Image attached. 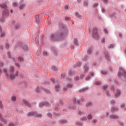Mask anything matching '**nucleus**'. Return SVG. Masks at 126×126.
Returning <instances> with one entry per match:
<instances>
[{
    "instance_id": "nucleus-1",
    "label": "nucleus",
    "mask_w": 126,
    "mask_h": 126,
    "mask_svg": "<svg viewBox=\"0 0 126 126\" xmlns=\"http://www.w3.org/2000/svg\"><path fill=\"white\" fill-rule=\"evenodd\" d=\"M3 72L7 77H8L9 75V77L10 79H14V78H15V76H17V75H18V72H15L14 70V67L12 66H11L9 68V74H8V73L7 72V69H3Z\"/></svg>"
},
{
    "instance_id": "nucleus-2",
    "label": "nucleus",
    "mask_w": 126,
    "mask_h": 126,
    "mask_svg": "<svg viewBox=\"0 0 126 126\" xmlns=\"http://www.w3.org/2000/svg\"><path fill=\"white\" fill-rule=\"evenodd\" d=\"M66 36V33H56L55 34H51V39L52 41H61L63 40Z\"/></svg>"
},
{
    "instance_id": "nucleus-3",
    "label": "nucleus",
    "mask_w": 126,
    "mask_h": 126,
    "mask_svg": "<svg viewBox=\"0 0 126 126\" xmlns=\"http://www.w3.org/2000/svg\"><path fill=\"white\" fill-rule=\"evenodd\" d=\"M28 116H34L35 117H37V118H41L42 114H37L36 112H31L28 114Z\"/></svg>"
},
{
    "instance_id": "nucleus-4",
    "label": "nucleus",
    "mask_w": 126,
    "mask_h": 126,
    "mask_svg": "<svg viewBox=\"0 0 126 126\" xmlns=\"http://www.w3.org/2000/svg\"><path fill=\"white\" fill-rule=\"evenodd\" d=\"M93 37L95 39H98V34L97 33V28H94L93 32Z\"/></svg>"
},
{
    "instance_id": "nucleus-5",
    "label": "nucleus",
    "mask_w": 126,
    "mask_h": 126,
    "mask_svg": "<svg viewBox=\"0 0 126 126\" xmlns=\"http://www.w3.org/2000/svg\"><path fill=\"white\" fill-rule=\"evenodd\" d=\"M0 120L1 121V122L3 123V124H4L5 125H6L7 124V121H6L4 118H2V117H1V114H0Z\"/></svg>"
},
{
    "instance_id": "nucleus-6",
    "label": "nucleus",
    "mask_w": 126,
    "mask_h": 126,
    "mask_svg": "<svg viewBox=\"0 0 126 126\" xmlns=\"http://www.w3.org/2000/svg\"><path fill=\"white\" fill-rule=\"evenodd\" d=\"M43 106H50V105L49 104V103L48 102H42V103H40L39 104V107H40V108H42V107H43Z\"/></svg>"
},
{
    "instance_id": "nucleus-7",
    "label": "nucleus",
    "mask_w": 126,
    "mask_h": 126,
    "mask_svg": "<svg viewBox=\"0 0 126 126\" xmlns=\"http://www.w3.org/2000/svg\"><path fill=\"white\" fill-rule=\"evenodd\" d=\"M2 14L3 16H7L8 15V10L6 9L4 10Z\"/></svg>"
},
{
    "instance_id": "nucleus-8",
    "label": "nucleus",
    "mask_w": 126,
    "mask_h": 126,
    "mask_svg": "<svg viewBox=\"0 0 126 126\" xmlns=\"http://www.w3.org/2000/svg\"><path fill=\"white\" fill-rule=\"evenodd\" d=\"M23 103L26 106H28V107H31V105H30V103H28L26 100H23Z\"/></svg>"
},
{
    "instance_id": "nucleus-9",
    "label": "nucleus",
    "mask_w": 126,
    "mask_h": 126,
    "mask_svg": "<svg viewBox=\"0 0 126 126\" xmlns=\"http://www.w3.org/2000/svg\"><path fill=\"white\" fill-rule=\"evenodd\" d=\"M75 15L77 17H78V18H83V16H81L80 14H79V13L76 12L75 13Z\"/></svg>"
},
{
    "instance_id": "nucleus-10",
    "label": "nucleus",
    "mask_w": 126,
    "mask_h": 126,
    "mask_svg": "<svg viewBox=\"0 0 126 126\" xmlns=\"http://www.w3.org/2000/svg\"><path fill=\"white\" fill-rule=\"evenodd\" d=\"M120 94H121V91H120V90H118L115 94V97H119L120 96Z\"/></svg>"
},
{
    "instance_id": "nucleus-11",
    "label": "nucleus",
    "mask_w": 126,
    "mask_h": 126,
    "mask_svg": "<svg viewBox=\"0 0 126 126\" xmlns=\"http://www.w3.org/2000/svg\"><path fill=\"white\" fill-rule=\"evenodd\" d=\"M36 22L38 23L39 21H40V19H39V15H37L35 17Z\"/></svg>"
},
{
    "instance_id": "nucleus-12",
    "label": "nucleus",
    "mask_w": 126,
    "mask_h": 126,
    "mask_svg": "<svg viewBox=\"0 0 126 126\" xmlns=\"http://www.w3.org/2000/svg\"><path fill=\"white\" fill-rule=\"evenodd\" d=\"M11 99L13 102H15L16 101V96L13 95L11 97Z\"/></svg>"
},
{
    "instance_id": "nucleus-13",
    "label": "nucleus",
    "mask_w": 126,
    "mask_h": 126,
    "mask_svg": "<svg viewBox=\"0 0 126 126\" xmlns=\"http://www.w3.org/2000/svg\"><path fill=\"white\" fill-rule=\"evenodd\" d=\"M110 118H111V119H118V118H119V117L116 115H111Z\"/></svg>"
},
{
    "instance_id": "nucleus-14",
    "label": "nucleus",
    "mask_w": 126,
    "mask_h": 126,
    "mask_svg": "<svg viewBox=\"0 0 126 126\" xmlns=\"http://www.w3.org/2000/svg\"><path fill=\"white\" fill-rule=\"evenodd\" d=\"M0 6L1 8H6V5L5 4H0Z\"/></svg>"
},
{
    "instance_id": "nucleus-15",
    "label": "nucleus",
    "mask_w": 126,
    "mask_h": 126,
    "mask_svg": "<svg viewBox=\"0 0 126 126\" xmlns=\"http://www.w3.org/2000/svg\"><path fill=\"white\" fill-rule=\"evenodd\" d=\"M18 60L20 62H23L24 61V59H23V58L21 57H18Z\"/></svg>"
},
{
    "instance_id": "nucleus-16",
    "label": "nucleus",
    "mask_w": 126,
    "mask_h": 126,
    "mask_svg": "<svg viewBox=\"0 0 126 126\" xmlns=\"http://www.w3.org/2000/svg\"><path fill=\"white\" fill-rule=\"evenodd\" d=\"M119 109L118 108L113 107L112 109V112H116V111H118Z\"/></svg>"
},
{
    "instance_id": "nucleus-17",
    "label": "nucleus",
    "mask_w": 126,
    "mask_h": 126,
    "mask_svg": "<svg viewBox=\"0 0 126 126\" xmlns=\"http://www.w3.org/2000/svg\"><path fill=\"white\" fill-rule=\"evenodd\" d=\"M78 115H80V116H82V115H83V114H84V112L83 111H79L78 112Z\"/></svg>"
},
{
    "instance_id": "nucleus-18",
    "label": "nucleus",
    "mask_w": 126,
    "mask_h": 126,
    "mask_svg": "<svg viewBox=\"0 0 126 126\" xmlns=\"http://www.w3.org/2000/svg\"><path fill=\"white\" fill-rule=\"evenodd\" d=\"M73 102L74 103H78V104H79V103H80V101L79 100H76V98L73 99Z\"/></svg>"
},
{
    "instance_id": "nucleus-19",
    "label": "nucleus",
    "mask_w": 126,
    "mask_h": 126,
    "mask_svg": "<svg viewBox=\"0 0 126 126\" xmlns=\"http://www.w3.org/2000/svg\"><path fill=\"white\" fill-rule=\"evenodd\" d=\"M105 58L106 60H107V61H109L110 60V58L109 57V55L107 53L105 54Z\"/></svg>"
},
{
    "instance_id": "nucleus-20",
    "label": "nucleus",
    "mask_w": 126,
    "mask_h": 126,
    "mask_svg": "<svg viewBox=\"0 0 126 126\" xmlns=\"http://www.w3.org/2000/svg\"><path fill=\"white\" fill-rule=\"evenodd\" d=\"M81 121H82V122H84V121H87V118L86 117H83L81 118Z\"/></svg>"
},
{
    "instance_id": "nucleus-21",
    "label": "nucleus",
    "mask_w": 126,
    "mask_h": 126,
    "mask_svg": "<svg viewBox=\"0 0 126 126\" xmlns=\"http://www.w3.org/2000/svg\"><path fill=\"white\" fill-rule=\"evenodd\" d=\"M88 120H92V116L91 115V114H89L88 115Z\"/></svg>"
},
{
    "instance_id": "nucleus-22",
    "label": "nucleus",
    "mask_w": 126,
    "mask_h": 126,
    "mask_svg": "<svg viewBox=\"0 0 126 126\" xmlns=\"http://www.w3.org/2000/svg\"><path fill=\"white\" fill-rule=\"evenodd\" d=\"M72 88V85L71 84H69L67 86V88Z\"/></svg>"
},
{
    "instance_id": "nucleus-23",
    "label": "nucleus",
    "mask_w": 126,
    "mask_h": 126,
    "mask_svg": "<svg viewBox=\"0 0 126 126\" xmlns=\"http://www.w3.org/2000/svg\"><path fill=\"white\" fill-rule=\"evenodd\" d=\"M0 108L3 109V105H2V102L0 101Z\"/></svg>"
},
{
    "instance_id": "nucleus-24",
    "label": "nucleus",
    "mask_w": 126,
    "mask_h": 126,
    "mask_svg": "<svg viewBox=\"0 0 126 126\" xmlns=\"http://www.w3.org/2000/svg\"><path fill=\"white\" fill-rule=\"evenodd\" d=\"M74 43L75 45H78V41H77V40L76 39H74Z\"/></svg>"
},
{
    "instance_id": "nucleus-25",
    "label": "nucleus",
    "mask_w": 126,
    "mask_h": 126,
    "mask_svg": "<svg viewBox=\"0 0 126 126\" xmlns=\"http://www.w3.org/2000/svg\"><path fill=\"white\" fill-rule=\"evenodd\" d=\"M55 89L57 91H59V90L60 89V86H56L55 87Z\"/></svg>"
},
{
    "instance_id": "nucleus-26",
    "label": "nucleus",
    "mask_w": 126,
    "mask_h": 126,
    "mask_svg": "<svg viewBox=\"0 0 126 126\" xmlns=\"http://www.w3.org/2000/svg\"><path fill=\"white\" fill-rule=\"evenodd\" d=\"M84 68H85V71H87L88 70V65L85 66Z\"/></svg>"
},
{
    "instance_id": "nucleus-27",
    "label": "nucleus",
    "mask_w": 126,
    "mask_h": 126,
    "mask_svg": "<svg viewBox=\"0 0 126 126\" xmlns=\"http://www.w3.org/2000/svg\"><path fill=\"white\" fill-rule=\"evenodd\" d=\"M44 91L45 93H47L48 94H49V93H51V92H50L49 90H44Z\"/></svg>"
},
{
    "instance_id": "nucleus-28",
    "label": "nucleus",
    "mask_w": 126,
    "mask_h": 126,
    "mask_svg": "<svg viewBox=\"0 0 126 126\" xmlns=\"http://www.w3.org/2000/svg\"><path fill=\"white\" fill-rule=\"evenodd\" d=\"M76 124L77 126H82V123H80L79 122H77Z\"/></svg>"
},
{
    "instance_id": "nucleus-29",
    "label": "nucleus",
    "mask_w": 126,
    "mask_h": 126,
    "mask_svg": "<svg viewBox=\"0 0 126 126\" xmlns=\"http://www.w3.org/2000/svg\"><path fill=\"white\" fill-rule=\"evenodd\" d=\"M101 72L102 74H104V75H105L107 73V72L106 71H102Z\"/></svg>"
},
{
    "instance_id": "nucleus-30",
    "label": "nucleus",
    "mask_w": 126,
    "mask_h": 126,
    "mask_svg": "<svg viewBox=\"0 0 126 126\" xmlns=\"http://www.w3.org/2000/svg\"><path fill=\"white\" fill-rule=\"evenodd\" d=\"M81 65V63H80V62H78L77 63H76V66H79V65Z\"/></svg>"
},
{
    "instance_id": "nucleus-31",
    "label": "nucleus",
    "mask_w": 126,
    "mask_h": 126,
    "mask_svg": "<svg viewBox=\"0 0 126 126\" xmlns=\"http://www.w3.org/2000/svg\"><path fill=\"white\" fill-rule=\"evenodd\" d=\"M38 40H39V37L37 36L36 38H35V41H36V43H39V41Z\"/></svg>"
},
{
    "instance_id": "nucleus-32",
    "label": "nucleus",
    "mask_w": 126,
    "mask_h": 126,
    "mask_svg": "<svg viewBox=\"0 0 126 126\" xmlns=\"http://www.w3.org/2000/svg\"><path fill=\"white\" fill-rule=\"evenodd\" d=\"M23 49L24 50V51H27V50H28V47H27V46H25V47L23 48Z\"/></svg>"
},
{
    "instance_id": "nucleus-33",
    "label": "nucleus",
    "mask_w": 126,
    "mask_h": 126,
    "mask_svg": "<svg viewBox=\"0 0 126 126\" xmlns=\"http://www.w3.org/2000/svg\"><path fill=\"white\" fill-rule=\"evenodd\" d=\"M23 7H24V4L20 5L19 8L20 9H22Z\"/></svg>"
},
{
    "instance_id": "nucleus-34",
    "label": "nucleus",
    "mask_w": 126,
    "mask_h": 126,
    "mask_svg": "<svg viewBox=\"0 0 126 126\" xmlns=\"http://www.w3.org/2000/svg\"><path fill=\"white\" fill-rule=\"evenodd\" d=\"M43 54L44 56H48V53H47V52H44Z\"/></svg>"
},
{
    "instance_id": "nucleus-35",
    "label": "nucleus",
    "mask_w": 126,
    "mask_h": 126,
    "mask_svg": "<svg viewBox=\"0 0 126 126\" xmlns=\"http://www.w3.org/2000/svg\"><path fill=\"white\" fill-rule=\"evenodd\" d=\"M107 88H108V86H104L103 87V89H104V90H106V89H107Z\"/></svg>"
},
{
    "instance_id": "nucleus-36",
    "label": "nucleus",
    "mask_w": 126,
    "mask_h": 126,
    "mask_svg": "<svg viewBox=\"0 0 126 126\" xmlns=\"http://www.w3.org/2000/svg\"><path fill=\"white\" fill-rule=\"evenodd\" d=\"M9 126H15V125L13 123H10Z\"/></svg>"
},
{
    "instance_id": "nucleus-37",
    "label": "nucleus",
    "mask_w": 126,
    "mask_h": 126,
    "mask_svg": "<svg viewBox=\"0 0 126 126\" xmlns=\"http://www.w3.org/2000/svg\"><path fill=\"white\" fill-rule=\"evenodd\" d=\"M36 92H40V88L37 87L35 90Z\"/></svg>"
},
{
    "instance_id": "nucleus-38",
    "label": "nucleus",
    "mask_w": 126,
    "mask_h": 126,
    "mask_svg": "<svg viewBox=\"0 0 126 126\" xmlns=\"http://www.w3.org/2000/svg\"><path fill=\"white\" fill-rule=\"evenodd\" d=\"M61 123L63 124H65V123H66V120H62Z\"/></svg>"
},
{
    "instance_id": "nucleus-39",
    "label": "nucleus",
    "mask_w": 126,
    "mask_h": 126,
    "mask_svg": "<svg viewBox=\"0 0 126 126\" xmlns=\"http://www.w3.org/2000/svg\"><path fill=\"white\" fill-rule=\"evenodd\" d=\"M64 76H65V74H62L61 75V77H62V78H64Z\"/></svg>"
},
{
    "instance_id": "nucleus-40",
    "label": "nucleus",
    "mask_w": 126,
    "mask_h": 126,
    "mask_svg": "<svg viewBox=\"0 0 126 126\" xmlns=\"http://www.w3.org/2000/svg\"><path fill=\"white\" fill-rule=\"evenodd\" d=\"M13 6H17V3H16V2H14L13 3Z\"/></svg>"
},
{
    "instance_id": "nucleus-41",
    "label": "nucleus",
    "mask_w": 126,
    "mask_h": 126,
    "mask_svg": "<svg viewBox=\"0 0 126 126\" xmlns=\"http://www.w3.org/2000/svg\"><path fill=\"white\" fill-rule=\"evenodd\" d=\"M92 51V50L91 49H89L88 51V54H91V52Z\"/></svg>"
},
{
    "instance_id": "nucleus-42",
    "label": "nucleus",
    "mask_w": 126,
    "mask_h": 126,
    "mask_svg": "<svg viewBox=\"0 0 126 126\" xmlns=\"http://www.w3.org/2000/svg\"><path fill=\"white\" fill-rule=\"evenodd\" d=\"M5 47L6 49H8V48H9V44H6Z\"/></svg>"
},
{
    "instance_id": "nucleus-43",
    "label": "nucleus",
    "mask_w": 126,
    "mask_h": 126,
    "mask_svg": "<svg viewBox=\"0 0 126 126\" xmlns=\"http://www.w3.org/2000/svg\"><path fill=\"white\" fill-rule=\"evenodd\" d=\"M93 122L94 124H95V123H97V120L94 119V120H93Z\"/></svg>"
},
{
    "instance_id": "nucleus-44",
    "label": "nucleus",
    "mask_w": 126,
    "mask_h": 126,
    "mask_svg": "<svg viewBox=\"0 0 126 126\" xmlns=\"http://www.w3.org/2000/svg\"><path fill=\"white\" fill-rule=\"evenodd\" d=\"M15 65L16 66H18V67H19L20 66V65H19V64L18 63H16Z\"/></svg>"
},
{
    "instance_id": "nucleus-45",
    "label": "nucleus",
    "mask_w": 126,
    "mask_h": 126,
    "mask_svg": "<svg viewBox=\"0 0 126 126\" xmlns=\"http://www.w3.org/2000/svg\"><path fill=\"white\" fill-rule=\"evenodd\" d=\"M102 43H105V38H103L101 40Z\"/></svg>"
},
{
    "instance_id": "nucleus-46",
    "label": "nucleus",
    "mask_w": 126,
    "mask_h": 126,
    "mask_svg": "<svg viewBox=\"0 0 126 126\" xmlns=\"http://www.w3.org/2000/svg\"><path fill=\"white\" fill-rule=\"evenodd\" d=\"M114 45L113 44H111L110 46H109V48H114Z\"/></svg>"
},
{
    "instance_id": "nucleus-47",
    "label": "nucleus",
    "mask_w": 126,
    "mask_h": 126,
    "mask_svg": "<svg viewBox=\"0 0 126 126\" xmlns=\"http://www.w3.org/2000/svg\"><path fill=\"white\" fill-rule=\"evenodd\" d=\"M86 79L87 80L90 79V76H88L86 77Z\"/></svg>"
},
{
    "instance_id": "nucleus-48",
    "label": "nucleus",
    "mask_w": 126,
    "mask_h": 126,
    "mask_svg": "<svg viewBox=\"0 0 126 126\" xmlns=\"http://www.w3.org/2000/svg\"><path fill=\"white\" fill-rule=\"evenodd\" d=\"M0 37H1V38H2V37H4V33H1V34L0 35Z\"/></svg>"
},
{
    "instance_id": "nucleus-49",
    "label": "nucleus",
    "mask_w": 126,
    "mask_h": 126,
    "mask_svg": "<svg viewBox=\"0 0 126 126\" xmlns=\"http://www.w3.org/2000/svg\"><path fill=\"white\" fill-rule=\"evenodd\" d=\"M94 7H96L98 6V4L97 3L94 4Z\"/></svg>"
},
{
    "instance_id": "nucleus-50",
    "label": "nucleus",
    "mask_w": 126,
    "mask_h": 126,
    "mask_svg": "<svg viewBox=\"0 0 126 126\" xmlns=\"http://www.w3.org/2000/svg\"><path fill=\"white\" fill-rule=\"evenodd\" d=\"M7 55H8L9 58H11V57L10 56V52H8Z\"/></svg>"
},
{
    "instance_id": "nucleus-51",
    "label": "nucleus",
    "mask_w": 126,
    "mask_h": 126,
    "mask_svg": "<svg viewBox=\"0 0 126 126\" xmlns=\"http://www.w3.org/2000/svg\"><path fill=\"white\" fill-rule=\"evenodd\" d=\"M65 20H69L70 18L69 17H65Z\"/></svg>"
},
{
    "instance_id": "nucleus-52",
    "label": "nucleus",
    "mask_w": 126,
    "mask_h": 126,
    "mask_svg": "<svg viewBox=\"0 0 126 126\" xmlns=\"http://www.w3.org/2000/svg\"><path fill=\"white\" fill-rule=\"evenodd\" d=\"M3 65V63L0 62V66H2Z\"/></svg>"
},
{
    "instance_id": "nucleus-53",
    "label": "nucleus",
    "mask_w": 126,
    "mask_h": 126,
    "mask_svg": "<svg viewBox=\"0 0 126 126\" xmlns=\"http://www.w3.org/2000/svg\"><path fill=\"white\" fill-rule=\"evenodd\" d=\"M51 81H52V82H55V79L52 78L51 79Z\"/></svg>"
},
{
    "instance_id": "nucleus-54",
    "label": "nucleus",
    "mask_w": 126,
    "mask_h": 126,
    "mask_svg": "<svg viewBox=\"0 0 126 126\" xmlns=\"http://www.w3.org/2000/svg\"><path fill=\"white\" fill-rule=\"evenodd\" d=\"M100 84V83L99 82H95V84H97V85H99Z\"/></svg>"
},
{
    "instance_id": "nucleus-55",
    "label": "nucleus",
    "mask_w": 126,
    "mask_h": 126,
    "mask_svg": "<svg viewBox=\"0 0 126 126\" xmlns=\"http://www.w3.org/2000/svg\"><path fill=\"white\" fill-rule=\"evenodd\" d=\"M88 89V88H84L82 90V91H85V90Z\"/></svg>"
},
{
    "instance_id": "nucleus-56",
    "label": "nucleus",
    "mask_w": 126,
    "mask_h": 126,
    "mask_svg": "<svg viewBox=\"0 0 126 126\" xmlns=\"http://www.w3.org/2000/svg\"><path fill=\"white\" fill-rule=\"evenodd\" d=\"M115 100H111V104H114L115 103Z\"/></svg>"
},
{
    "instance_id": "nucleus-57",
    "label": "nucleus",
    "mask_w": 126,
    "mask_h": 126,
    "mask_svg": "<svg viewBox=\"0 0 126 126\" xmlns=\"http://www.w3.org/2000/svg\"><path fill=\"white\" fill-rule=\"evenodd\" d=\"M71 49L72 50L73 49H74V46L71 45Z\"/></svg>"
},
{
    "instance_id": "nucleus-58",
    "label": "nucleus",
    "mask_w": 126,
    "mask_h": 126,
    "mask_svg": "<svg viewBox=\"0 0 126 126\" xmlns=\"http://www.w3.org/2000/svg\"><path fill=\"white\" fill-rule=\"evenodd\" d=\"M104 32H105V33H108V31H107V30L104 29Z\"/></svg>"
},
{
    "instance_id": "nucleus-59",
    "label": "nucleus",
    "mask_w": 126,
    "mask_h": 126,
    "mask_svg": "<svg viewBox=\"0 0 126 126\" xmlns=\"http://www.w3.org/2000/svg\"><path fill=\"white\" fill-rule=\"evenodd\" d=\"M20 26H16V29H18L19 28Z\"/></svg>"
},
{
    "instance_id": "nucleus-60",
    "label": "nucleus",
    "mask_w": 126,
    "mask_h": 126,
    "mask_svg": "<svg viewBox=\"0 0 126 126\" xmlns=\"http://www.w3.org/2000/svg\"><path fill=\"white\" fill-rule=\"evenodd\" d=\"M124 107H125V104H122L121 105V108H124Z\"/></svg>"
},
{
    "instance_id": "nucleus-61",
    "label": "nucleus",
    "mask_w": 126,
    "mask_h": 126,
    "mask_svg": "<svg viewBox=\"0 0 126 126\" xmlns=\"http://www.w3.org/2000/svg\"><path fill=\"white\" fill-rule=\"evenodd\" d=\"M65 8L67 9V8H68V6L67 5L65 6Z\"/></svg>"
},
{
    "instance_id": "nucleus-62",
    "label": "nucleus",
    "mask_w": 126,
    "mask_h": 126,
    "mask_svg": "<svg viewBox=\"0 0 126 126\" xmlns=\"http://www.w3.org/2000/svg\"><path fill=\"white\" fill-rule=\"evenodd\" d=\"M48 117H52V114H48Z\"/></svg>"
},
{
    "instance_id": "nucleus-63",
    "label": "nucleus",
    "mask_w": 126,
    "mask_h": 126,
    "mask_svg": "<svg viewBox=\"0 0 126 126\" xmlns=\"http://www.w3.org/2000/svg\"><path fill=\"white\" fill-rule=\"evenodd\" d=\"M83 77H84V75H81V78H82Z\"/></svg>"
},
{
    "instance_id": "nucleus-64",
    "label": "nucleus",
    "mask_w": 126,
    "mask_h": 126,
    "mask_svg": "<svg viewBox=\"0 0 126 126\" xmlns=\"http://www.w3.org/2000/svg\"><path fill=\"white\" fill-rule=\"evenodd\" d=\"M102 12H105V10L104 9H102Z\"/></svg>"
}]
</instances>
